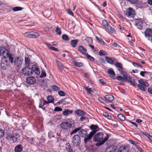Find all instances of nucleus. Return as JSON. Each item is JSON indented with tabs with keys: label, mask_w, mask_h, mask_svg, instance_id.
<instances>
[{
	"label": "nucleus",
	"mask_w": 152,
	"mask_h": 152,
	"mask_svg": "<svg viewBox=\"0 0 152 152\" xmlns=\"http://www.w3.org/2000/svg\"><path fill=\"white\" fill-rule=\"evenodd\" d=\"M109 138V136L107 134L106 137L103 138V134L101 132H99L96 134L94 136L93 140L95 142H98L96 144L97 146H99L104 144Z\"/></svg>",
	"instance_id": "f257e3e1"
},
{
	"label": "nucleus",
	"mask_w": 152,
	"mask_h": 152,
	"mask_svg": "<svg viewBox=\"0 0 152 152\" xmlns=\"http://www.w3.org/2000/svg\"><path fill=\"white\" fill-rule=\"evenodd\" d=\"M90 129L92 131L88 135L86 138H84V141L85 143H86L91 139L92 137L99 130V128L97 125L92 124L90 126Z\"/></svg>",
	"instance_id": "f03ea898"
},
{
	"label": "nucleus",
	"mask_w": 152,
	"mask_h": 152,
	"mask_svg": "<svg viewBox=\"0 0 152 152\" xmlns=\"http://www.w3.org/2000/svg\"><path fill=\"white\" fill-rule=\"evenodd\" d=\"M121 74L123 75V78L125 80L124 82L127 81L130 83L134 87L137 86V83H135V79L132 78L127 74L126 72L124 71H121Z\"/></svg>",
	"instance_id": "7ed1b4c3"
},
{
	"label": "nucleus",
	"mask_w": 152,
	"mask_h": 152,
	"mask_svg": "<svg viewBox=\"0 0 152 152\" xmlns=\"http://www.w3.org/2000/svg\"><path fill=\"white\" fill-rule=\"evenodd\" d=\"M72 124L71 121L61 122L60 124L61 128L63 130H68L72 127Z\"/></svg>",
	"instance_id": "20e7f679"
},
{
	"label": "nucleus",
	"mask_w": 152,
	"mask_h": 152,
	"mask_svg": "<svg viewBox=\"0 0 152 152\" xmlns=\"http://www.w3.org/2000/svg\"><path fill=\"white\" fill-rule=\"evenodd\" d=\"M124 14L128 18H133L136 15L135 10L132 8L129 7L124 11Z\"/></svg>",
	"instance_id": "39448f33"
},
{
	"label": "nucleus",
	"mask_w": 152,
	"mask_h": 152,
	"mask_svg": "<svg viewBox=\"0 0 152 152\" xmlns=\"http://www.w3.org/2000/svg\"><path fill=\"white\" fill-rule=\"evenodd\" d=\"M24 35L26 37L34 38L38 37L39 36V34L35 32L29 31L25 33L24 34Z\"/></svg>",
	"instance_id": "423d86ee"
},
{
	"label": "nucleus",
	"mask_w": 152,
	"mask_h": 152,
	"mask_svg": "<svg viewBox=\"0 0 152 152\" xmlns=\"http://www.w3.org/2000/svg\"><path fill=\"white\" fill-rule=\"evenodd\" d=\"M145 37L149 41H150L151 37L152 36V28H147L144 32Z\"/></svg>",
	"instance_id": "0eeeda50"
},
{
	"label": "nucleus",
	"mask_w": 152,
	"mask_h": 152,
	"mask_svg": "<svg viewBox=\"0 0 152 152\" xmlns=\"http://www.w3.org/2000/svg\"><path fill=\"white\" fill-rule=\"evenodd\" d=\"M72 142L74 146H79L81 142L80 138L79 136L78 135H75L72 138Z\"/></svg>",
	"instance_id": "6e6552de"
},
{
	"label": "nucleus",
	"mask_w": 152,
	"mask_h": 152,
	"mask_svg": "<svg viewBox=\"0 0 152 152\" xmlns=\"http://www.w3.org/2000/svg\"><path fill=\"white\" fill-rule=\"evenodd\" d=\"M9 53L8 51L4 46L0 47V55L1 56H2L3 58H7V55Z\"/></svg>",
	"instance_id": "1a4fd4ad"
},
{
	"label": "nucleus",
	"mask_w": 152,
	"mask_h": 152,
	"mask_svg": "<svg viewBox=\"0 0 152 152\" xmlns=\"http://www.w3.org/2000/svg\"><path fill=\"white\" fill-rule=\"evenodd\" d=\"M21 73L25 76L31 75H32L31 68L28 66L24 68L22 70Z\"/></svg>",
	"instance_id": "9d476101"
},
{
	"label": "nucleus",
	"mask_w": 152,
	"mask_h": 152,
	"mask_svg": "<svg viewBox=\"0 0 152 152\" xmlns=\"http://www.w3.org/2000/svg\"><path fill=\"white\" fill-rule=\"evenodd\" d=\"M135 25L139 29L141 30L142 28L143 21L141 18L137 19L135 21Z\"/></svg>",
	"instance_id": "9b49d317"
},
{
	"label": "nucleus",
	"mask_w": 152,
	"mask_h": 152,
	"mask_svg": "<svg viewBox=\"0 0 152 152\" xmlns=\"http://www.w3.org/2000/svg\"><path fill=\"white\" fill-rule=\"evenodd\" d=\"M23 62L22 58L20 57H16L15 58L14 61L15 65L17 67L20 66Z\"/></svg>",
	"instance_id": "f8f14e48"
},
{
	"label": "nucleus",
	"mask_w": 152,
	"mask_h": 152,
	"mask_svg": "<svg viewBox=\"0 0 152 152\" xmlns=\"http://www.w3.org/2000/svg\"><path fill=\"white\" fill-rule=\"evenodd\" d=\"M31 70L32 74L34 72L37 75H39L40 74V71L38 67L35 65H33L31 67Z\"/></svg>",
	"instance_id": "ddd939ff"
},
{
	"label": "nucleus",
	"mask_w": 152,
	"mask_h": 152,
	"mask_svg": "<svg viewBox=\"0 0 152 152\" xmlns=\"http://www.w3.org/2000/svg\"><path fill=\"white\" fill-rule=\"evenodd\" d=\"M78 50L82 54L86 55L87 53V49L84 47L80 45L78 47Z\"/></svg>",
	"instance_id": "4468645a"
},
{
	"label": "nucleus",
	"mask_w": 152,
	"mask_h": 152,
	"mask_svg": "<svg viewBox=\"0 0 152 152\" xmlns=\"http://www.w3.org/2000/svg\"><path fill=\"white\" fill-rule=\"evenodd\" d=\"M26 82L28 84H33L36 83V79L34 77H28L26 78Z\"/></svg>",
	"instance_id": "2eb2a0df"
},
{
	"label": "nucleus",
	"mask_w": 152,
	"mask_h": 152,
	"mask_svg": "<svg viewBox=\"0 0 152 152\" xmlns=\"http://www.w3.org/2000/svg\"><path fill=\"white\" fill-rule=\"evenodd\" d=\"M117 148L115 146L110 145L106 148L105 152H115Z\"/></svg>",
	"instance_id": "dca6fc26"
},
{
	"label": "nucleus",
	"mask_w": 152,
	"mask_h": 152,
	"mask_svg": "<svg viewBox=\"0 0 152 152\" xmlns=\"http://www.w3.org/2000/svg\"><path fill=\"white\" fill-rule=\"evenodd\" d=\"M115 66L117 68H118V70L119 71L120 73H121V71H124L123 67L122 64L118 62H115Z\"/></svg>",
	"instance_id": "f3484780"
},
{
	"label": "nucleus",
	"mask_w": 152,
	"mask_h": 152,
	"mask_svg": "<svg viewBox=\"0 0 152 152\" xmlns=\"http://www.w3.org/2000/svg\"><path fill=\"white\" fill-rule=\"evenodd\" d=\"M7 60L1 61V66L2 69L6 70L8 67L9 64Z\"/></svg>",
	"instance_id": "a211bd4d"
},
{
	"label": "nucleus",
	"mask_w": 152,
	"mask_h": 152,
	"mask_svg": "<svg viewBox=\"0 0 152 152\" xmlns=\"http://www.w3.org/2000/svg\"><path fill=\"white\" fill-rule=\"evenodd\" d=\"M104 98L106 100V102L109 103L111 102L113 100L114 97L113 95H106L104 97Z\"/></svg>",
	"instance_id": "6ab92c4d"
},
{
	"label": "nucleus",
	"mask_w": 152,
	"mask_h": 152,
	"mask_svg": "<svg viewBox=\"0 0 152 152\" xmlns=\"http://www.w3.org/2000/svg\"><path fill=\"white\" fill-rule=\"evenodd\" d=\"M79 135L82 137L86 138L87 137V132L84 129H80L79 133Z\"/></svg>",
	"instance_id": "aec40b11"
},
{
	"label": "nucleus",
	"mask_w": 152,
	"mask_h": 152,
	"mask_svg": "<svg viewBox=\"0 0 152 152\" xmlns=\"http://www.w3.org/2000/svg\"><path fill=\"white\" fill-rule=\"evenodd\" d=\"M20 135L19 134L15 133L12 134V140L13 142H18L19 140Z\"/></svg>",
	"instance_id": "412c9836"
},
{
	"label": "nucleus",
	"mask_w": 152,
	"mask_h": 152,
	"mask_svg": "<svg viewBox=\"0 0 152 152\" xmlns=\"http://www.w3.org/2000/svg\"><path fill=\"white\" fill-rule=\"evenodd\" d=\"M23 150V147L22 145L19 144L15 146L14 151L15 152H21Z\"/></svg>",
	"instance_id": "4be33fe9"
},
{
	"label": "nucleus",
	"mask_w": 152,
	"mask_h": 152,
	"mask_svg": "<svg viewBox=\"0 0 152 152\" xmlns=\"http://www.w3.org/2000/svg\"><path fill=\"white\" fill-rule=\"evenodd\" d=\"M129 148L125 145L122 146L119 148L118 152H128Z\"/></svg>",
	"instance_id": "5701e85b"
},
{
	"label": "nucleus",
	"mask_w": 152,
	"mask_h": 152,
	"mask_svg": "<svg viewBox=\"0 0 152 152\" xmlns=\"http://www.w3.org/2000/svg\"><path fill=\"white\" fill-rule=\"evenodd\" d=\"M105 58L107 63L110 64H113L114 61L116 59L113 58H110L107 56H105Z\"/></svg>",
	"instance_id": "b1692460"
},
{
	"label": "nucleus",
	"mask_w": 152,
	"mask_h": 152,
	"mask_svg": "<svg viewBox=\"0 0 152 152\" xmlns=\"http://www.w3.org/2000/svg\"><path fill=\"white\" fill-rule=\"evenodd\" d=\"M107 73L113 79L114 76L115 75V73L113 70V69L112 68H110L107 71Z\"/></svg>",
	"instance_id": "393cba45"
},
{
	"label": "nucleus",
	"mask_w": 152,
	"mask_h": 152,
	"mask_svg": "<svg viewBox=\"0 0 152 152\" xmlns=\"http://www.w3.org/2000/svg\"><path fill=\"white\" fill-rule=\"evenodd\" d=\"M56 62L57 63L58 68L59 69L62 70L64 69V66L60 61L56 60Z\"/></svg>",
	"instance_id": "a878e982"
},
{
	"label": "nucleus",
	"mask_w": 152,
	"mask_h": 152,
	"mask_svg": "<svg viewBox=\"0 0 152 152\" xmlns=\"http://www.w3.org/2000/svg\"><path fill=\"white\" fill-rule=\"evenodd\" d=\"M73 111L72 110L69 109L65 110L63 112L62 115L64 116H67L69 114H72V113Z\"/></svg>",
	"instance_id": "bb28decb"
},
{
	"label": "nucleus",
	"mask_w": 152,
	"mask_h": 152,
	"mask_svg": "<svg viewBox=\"0 0 152 152\" xmlns=\"http://www.w3.org/2000/svg\"><path fill=\"white\" fill-rule=\"evenodd\" d=\"M78 42V39L72 40L70 42V45L72 47L75 48L76 47Z\"/></svg>",
	"instance_id": "cd10ccee"
},
{
	"label": "nucleus",
	"mask_w": 152,
	"mask_h": 152,
	"mask_svg": "<svg viewBox=\"0 0 152 152\" xmlns=\"http://www.w3.org/2000/svg\"><path fill=\"white\" fill-rule=\"evenodd\" d=\"M75 113L76 115L80 116L84 115L86 114L85 112L80 110H76Z\"/></svg>",
	"instance_id": "c85d7f7f"
},
{
	"label": "nucleus",
	"mask_w": 152,
	"mask_h": 152,
	"mask_svg": "<svg viewBox=\"0 0 152 152\" xmlns=\"http://www.w3.org/2000/svg\"><path fill=\"white\" fill-rule=\"evenodd\" d=\"M138 83L141 85L146 87L149 86V84L147 82L144 81L142 80H140L138 81Z\"/></svg>",
	"instance_id": "c756f323"
},
{
	"label": "nucleus",
	"mask_w": 152,
	"mask_h": 152,
	"mask_svg": "<svg viewBox=\"0 0 152 152\" xmlns=\"http://www.w3.org/2000/svg\"><path fill=\"white\" fill-rule=\"evenodd\" d=\"M12 134L8 133L6 135V139L9 141H11L12 140Z\"/></svg>",
	"instance_id": "7c9ffc66"
},
{
	"label": "nucleus",
	"mask_w": 152,
	"mask_h": 152,
	"mask_svg": "<svg viewBox=\"0 0 152 152\" xmlns=\"http://www.w3.org/2000/svg\"><path fill=\"white\" fill-rule=\"evenodd\" d=\"M137 86L142 91H145L147 89V88L145 86L140 84H138L137 83Z\"/></svg>",
	"instance_id": "2f4dec72"
},
{
	"label": "nucleus",
	"mask_w": 152,
	"mask_h": 152,
	"mask_svg": "<svg viewBox=\"0 0 152 152\" xmlns=\"http://www.w3.org/2000/svg\"><path fill=\"white\" fill-rule=\"evenodd\" d=\"M65 147L67 151L73 150L70 144L69 143H67L66 144Z\"/></svg>",
	"instance_id": "473e14b6"
},
{
	"label": "nucleus",
	"mask_w": 152,
	"mask_h": 152,
	"mask_svg": "<svg viewBox=\"0 0 152 152\" xmlns=\"http://www.w3.org/2000/svg\"><path fill=\"white\" fill-rule=\"evenodd\" d=\"M108 30L111 33L115 34L116 32V31L114 28L112 27H111L110 25L108 27V28H107Z\"/></svg>",
	"instance_id": "72a5a7b5"
},
{
	"label": "nucleus",
	"mask_w": 152,
	"mask_h": 152,
	"mask_svg": "<svg viewBox=\"0 0 152 152\" xmlns=\"http://www.w3.org/2000/svg\"><path fill=\"white\" fill-rule=\"evenodd\" d=\"M117 117L119 119L122 121H124L125 120V116L121 114H118L117 115Z\"/></svg>",
	"instance_id": "f704fd0d"
},
{
	"label": "nucleus",
	"mask_w": 152,
	"mask_h": 152,
	"mask_svg": "<svg viewBox=\"0 0 152 152\" xmlns=\"http://www.w3.org/2000/svg\"><path fill=\"white\" fill-rule=\"evenodd\" d=\"M47 100L50 103H53L54 101V99L50 96H48L47 97Z\"/></svg>",
	"instance_id": "c9c22d12"
},
{
	"label": "nucleus",
	"mask_w": 152,
	"mask_h": 152,
	"mask_svg": "<svg viewBox=\"0 0 152 152\" xmlns=\"http://www.w3.org/2000/svg\"><path fill=\"white\" fill-rule=\"evenodd\" d=\"M7 58H9V59L11 63H14V58L12 57V55L11 54L9 53L7 55Z\"/></svg>",
	"instance_id": "e433bc0d"
},
{
	"label": "nucleus",
	"mask_w": 152,
	"mask_h": 152,
	"mask_svg": "<svg viewBox=\"0 0 152 152\" xmlns=\"http://www.w3.org/2000/svg\"><path fill=\"white\" fill-rule=\"evenodd\" d=\"M102 24L104 27L106 28H108V27L109 25V24L107 22L106 20H102Z\"/></svg>",
	"instance_id": "4c0bfd02"
},
{
	"label": "nucleus",
	"mask_w": 152,
	"mask_h": 152,
	"mask_svg": "<svg viewBox=\"0 0 152 152\" xmlns=\"http://www.w3.org/2000/svg\"><path fill=\"white\" fill-rule=\"evenodd\" d=\"M96 38L100 44L104 45H105V42L103 41L102 38H99L97 36L96 37Z\"/></svg>",
	"instance_id": "58836bf2"
},
{
	"label": "nucleus",
	"mask_w": 152,
	"mask_h": 152,
	"mask_svg": "<svg viewBox=\"0 0 152 152\" xmlns=\"http://www.w3.org/2000/svg\"><path fill=\"white\" fill-rule=\"evenodd\" d=\"M30 59L29 58H25V64L26 66H29L30 65Z\"/></svg>",
	"instance_id": "ea45409f"
},
{
	"label": "nucleus",
	"mask_w": 152,
	"mask_h": 152,
	"mask_svg": "<svg viewBox=\"0 0 152 152\" xmlns=\"http://www.w3.org/2000/svg\"><path fill=\"white\" fill-rule=\"evenodd\" d=\"M81 127H79L77 128H76L73 130L72 132L70 133L71 135H72L73 134L76 133L77 132L79 131V132L80 130L81 129Z\"/></svg>",
	"instance_id": "a19ab883"
},
{
	"label": "nucleus",
	"mask_w": 152,
	"mask_h": 152,
	"mask_svg": "<svg viewBox=\"0 0 152 152\" xmlns=\"http://www.w3.org/2000/svg\"><path fill=\"white\" fill-rule=\"evenodd\" d=\"M99 55L100 56L102 55L107 56V55L108 53L107 52H105L104 50H100L99 52Z\"/></svg>",
	"instance_id": "79ce46f5"
},
{
	"label": "nucleus",
	"mask_w": 152,
	"mask_h": 152,
	"mask_svg": "<svg viewBox=\"0 0 152 152\" xmlns=\"http://www.w3.org/2000/svg\"><path fill=\"white\" fill-rule=\"evenodd\" d=\"M132 64L133 65V66H134L135 67H140L141 69H142V66L137 62H132Z\"/></svg>",
	"instance_id": "37998d69"
},
{
	"label": "nucleus",
	"mask_w": 152,
	"mask_h": 152,
	"mask_svg": "<svg viewBox=\"0 0 152 152\" xmlns=\"http://www.w3.org/2000/svg\"><path fill=\"white\" fill-rule=\"evenodd\" d=\"M86 55L87 58L90 61H94V58L91 56L90 55L88 54L87 53Z\"/></svg>",
	"instance_id": "c03bdc74"
},
{
	"label": "nucleus",
	"mask_w": 152,
	"mask_h": 152,
	"mask_svg": "<svg viewBox=\"0 0 152 152\" xmlns=\"http://www.w3.org/2000/svg\"><path fill=\"white\" fill-rule=\"evenodd\" d=\"M74 64L77 67H81L83 66V63L81 62H78L75 61H73Z\"/></svg>",
	"instance_id": "a18cd8bd"
},
{
	"label": "nucleus",
	"mask_w": 152,
	"mask_h": 152,
	"mask_svg": "<svg viewBox=\"0 0 152 152\" xmlns=\"http://www.w3.org/2000/svg\"><path fill=\"white\" fill-rule=\"evenodd\" d=\"M23 9L21 7H13L12 9V10L14 11H17L21 10Z\"/></svg>",
	"instance_id": "49530a36"
},
{
	"label": "nucleus",
	"mask_w": 152,
	"mask_h": 152,
	"mask_svg": "<svg viewBox=\"0 0 152 152\" xmlns=\"http://www.w3.org/2000/svg\"><path fill=\"white\" fill-rule=\"evenodd\" d=\"M129 142L131 144L135 145L136 147H137L139 145V143L138 142L133 141L132 140H129Z\"/></svg>",
	"instance_id": "de8ad7c7"
},
{
	"label": "nucleus",
	"mask_w": 152,
	"mask_h": 152,
	"mask_svg": "<svg viewBox=\"0 0 152 152\" xmlns=\"http://www.w3.org/2000/svg\"><path fill=\"white\" fill-rule=\"evenodd\" d=\"M51 88L54 91H59L60 89L59 87L55 85L52 86Z\"/></svg>",
	"instance_id": "09e8293b"
},
{
	"label": "nucleus",
	"mask_w": 152,
	"mask_h": 152,
	"mask_svg": "<svg viewBox=\"0 0 152 152\" xmlns=\"http://www.w3.org/2000/svg\"><path fill=\"white\" fill-rule=\"evenodd\" d=\"M99 83L102 84H104L107 83V80L105 79H99Z\"/></svg>",
	"instance_id": "8fccbe9b"
},
{
	"label": "nucleus",
	"mask_w": 152,
	"mask_h": 152,
	"mask_svg": "<svg viewBox=\"0 0 152 152\" xmlns=\"http://www.w3.org/2000/svg\"><path fill=\"white\" fill-rule=\"evenodd\" d=\"M55 31L58 34L60 35L61 34V29L58 26H56Z\"/></svg>",
	"instance_id": "3c124183"
},
{
	"label": "nucleus",
	"mask_w": 152,
	"mask_h": 152,
	"mask_svg": "<svg viewBox=\"0 0 152 152\" xmlns=\"http://www.w3.org/2000/svg\"><path fill=\"white\" fill-rule=\"evenodd\" d=\"M144 134L147 136L152 142V136L150 135L149 134L146 132H145Z\"/></svg>",
	"instance_id": "603ef678"
},
{
	"label": "nucleus",
	"mask_w": 152,
	"mask_h": 152,
	"mask_svg": "<svg viewBox=\"0 0 152 152\" xmlns=\"http://www.w3.org/2000/svg\"><path fill=\"white\" fill-rule=\"evenodd\" d=\"M62 38L65 41H68L69 39L68 36L67 35L65 34H63L62 36Z\"/></svg>",
	"instance_id": "864d4df0"
},
{
	"label": "nucleus",
	"mask_w": 152,
	"mask_h": 152,
	"mask_svg": "<svg viewBox=\"0 0 152 152\" xmlns=\"http://www.w3.org/2000/svg\"><path fill=\"white\" fill-rule=\"evenodd\" d=\"M84 88L88 94H91V92L92 91V90L91 88H88L87 87H85Z\"/></svg>",
	"instance_id": "5fc2aeb1"
},
{
	"label": "nucleus",
	"mask_w": 152,
	"mask_h": 152,
	"mask_svg": "<svg viewBox=\"0 0 152 152\" xmlns=\"http://www.w3.org/2000/svg\"><path fill=\"white\" fill-rule=\"evenodd\" d=\"M62 110V109L60 107H56L54 109V111L59 112Z\"/></svg>",
	"instance_id": "6e6d98bb"
},
{
	"label": "nucleus",
	"mask_w": 152,
	"mask_h": 152,
	"mask_svg": "<svg viewBox=\"0 0 152 152\" xmlns=\"http://www.w3.org/2000/svg\"><path fill=\"white\" fill-rule=\"evenodd\" d=\"M58 95L61 96H64L65 95V94L62 91H58Z\"/></svg>",
	"instance_id": "4d7b16f0"
},
{
	"label": "nucleus",
	"mask_w": 152,
	"mask_h": 152,
	"mask_svg": "<svg viewBox=\"0 0 152 152\" xmlns=\"http://www.w3.org/2000/svg\"><path fill=\"white\" fill-rule=\"evenodd\" d=\"M49 103H50L48 101H46L45 100H43V104L42 105H40L39 106V107L40 108L43 107L44 105H46V104H48Z\"/></svg>",
	"instance_id": "13d9d810"
},
{
	"label": "nucleus",
	"mask_w": 152,
	"mask_h": 152,
	"mask_svg": "<svg viewBox=\"0 0 152 152\" xmlns=\"http://www.w3.org/2000/svg\"><path fill=\"white\" fill-rule=\"evenodd\" d=\"M4 135V131L0 128V138L3 137Z\"/></svg>",
	"instance_id": "bf43d9fd"
},
{
	"label": "nucleus",
	"mask_w": 152,
	"mask_h": 152,
	"mask_svg": "<svg viewBox=\"0 0 152 152\" xmlns=\"http://www.w3.org/2000/svg\"><path fill=\"white\" fill-rule=\"evenodd\" d=\"M116 79L118 80L122 81L123 82L125 80L123 78V77H122L121 76H117L116 77Z\"/></svg>",
	"instance_id": "052dcab7"
},
{
	"label": "nucleus",
	"mask_w": 152,
	"mask_h": 152,
	"mask_svg": "<svg viewBox=\"0 0 152 152\" xmlns=\"http://www.w3.org/2000/svg\"><path fill=\"white\" fill-rule=\"evenodd\" d=\"M128 1L133 4L137 3L139 2L138 0H128Z\"/></svg>",
	"instance_id": "680f3d73"
},
{
	"label": "nucleus",
	"mask_w": 152,
	"mask_h": 152,
	"mask_svg": "<svg viewBox=\"0 0 152 152\" xmlns=\"http://www.w3.org/2000/svg\"><path fill=\"white\" fill-rule=\"evenodd\" d=\"M103 115L105 117H111V116L109 115L108 113L106 112H104L103 113Z\"/></svg>",
	"instance_id": "e2e57ef3"
},
{
	"label": "nucleus",
	"mask_w": 152,
	"mask_h": 152,
	"mask_svg": "<svg viewBox=\"0 0 152 152\" xmlns=\"http://www.w3.org/2000/svg\"><path fill=\"white\" fill-rule=\"evenodd\" d=\"M98 100L101 102H102L103 103L106 102L105 99H104L101 97H99L98 98Z\"/></svg>",
	"instance_id": "0e129e2a"
},
{
	"label": "nucleus",
	"mask_w": 152,
	"mask_h": 152,
	"mask_svg": "<svg viewBox=\"0 0 152 152\" xmlns=\"http://www.w3.org/2000/svg\"><path fill=\"white\" fill-rule=\"evenodd\" d=\"M46 73L45 72V71H42V72L41 75H40V77L41 78H42L45 77L46 76Z\"/></svg>",
	"instance_id": "69168bd1"
},
{
	"label": "nucleus",
	"mask_w": 152,
	"mask_h": 152,
	"mask_svg": "<svg viewBox=\"0 0 152 152\" xmlns=\"http://www.w3.org/2000/svg\"><path fill=\"white\" fill-rule=\"evenodd\" d=\"M67 13L68 14L73 16H74V14L72 12V10L70 9H68L67 10Z\"/></svg>",
	"instance_id": "338daca9"
},
{
	"label": "nucleus",
	"mask_w": 152,
	"mask_h": 152,
	"mask_svg": "<svg viewBox=\"0 0 152 152\" xmlns=\"http://www.w3.org/2000/svg\"><path fill=\"white\" fill-rule=\"evenodd\" d=\"M118 16L119 18L122 20H124L125 19V18L121 14H119L118 15Z\"/></svg>",
	"instance_id": "774afa93"
}]
</instances>
